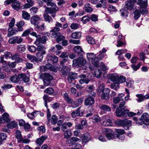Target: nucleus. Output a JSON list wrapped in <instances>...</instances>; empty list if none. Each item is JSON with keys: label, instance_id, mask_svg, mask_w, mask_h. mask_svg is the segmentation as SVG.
Instances as JSON below:
<instances>
[{"label": "nucleus", "instance_id": "f257e3e1", "mask_svg": "<svg viewBox=\"0 0 149 149\" xmlns=\"http://www.w3.org/2000/svg\"><path fill=\"white\" fill-rule=\"evenodd\" d=\"M103 132L105 133L107 138L109 140L116 138L123 139L124 137L123 134L125 133V131L123 130L117 129L116 131V134H114L112 130L109 129H105Z\"/></svg>", "mask_w": 149, "mask_h": 149}, {"label": "nucleus", "instance_id": "f03ea898", "mask_svg": "<svg viewBox=\"0 0 149 149\" xmlns=\"http://www.w3.org/2000/svg\"><path fill=\"white\" fill-rule=\"evenodd\" d=\"M39 78L43 80L45 86H48L50 85V81L52 79L53 77L50 74L45 73L44 74H40Z\"/></svg>", "mask_w": 149, "mask_h": 149}, {"label": "nucleus", "instance_id": "7ed1b4c3", "mask_svg": "<svg viewBox=\"0 0 149 149\" xmlns=\"http://www.w3.org/2000/svg\"><path fill=\"white\" fill-rule=\"evenodd\" d=\"M95 93L93 92L92 95H89V96L86 98L84 101V104L86 106L91 105L93 104L95 102L94 97Z\"/></svg>", "mask_w": 149, "mask_h": 149}, {"label": "nucleus", "instance_id": "20e7f679", "mask_svg": "<svg viewBox=\"0 0 149 149\" xmlns=\"http://www.w3.org/2000/svg\"><path fill=\"white\" fill-rule=\"evenodd\" d=\"M129 112V110L125 109V108L123 109L118 108L116 109V115L118 117L121 116L125 117L126 116V113H127Z\"/></svg>", "mask_w": 149, "mask_h": 149}, {"label": "nucleus", "instance_id": "39448f33", "mask_svg": "<svg viewBox=\"0 0 149 149\" xmlns=\"http://www.w3.org/2000/svg\"><path fill=\"white\" fill-rule=\"evenodd\" d=\"M110 91V89L108 88H106L103 90H102V93L101 95V98L104 100L109 99L110 98L109 94Z\"/></svg>", "mask_w": 149, "mask_h": 149}, {"label": "nucleus", "instance_id": "423d86ee", "mask_svg": "<svg viewBox=\"0 0 149 149\" xmlns=\"http://www.w3.org/2000/svg\"><path fill=\"white\" fill-rule=\"evenodd\" d=\"M73 64L79 66L82 65L86 63V60L83 57H79L78 58L73 60Z\"/></svg>", "mask_w": 149, "mask_h": 149}, {"label": "nucleus", "instance_id": "0eeeda50", "mask_svg": "<svg viewBox=\"0 0 149 149\" xmlns=\"http://www.w3.org/2000/svg\"><path fill=\"white\" fill-rule=\"evenodd\" d=\"M40 17L38 16H34L31 17V23L35 26H36L38 28L42 29V27L44 26V24H42L41 26H38V21L40 19Z\"/></svg>", "mask_w": 149, "mask_h": 149}, {"label": "nucleus", "instance_id": "6e6552de", "mask_svg": "<svg viewBox=\"0 0 149 149\" xmlns=\"http://www.w3.org/2000/svg\"><path fill=\"white\" fill-rule=\"evenodd\" d=\"M11 6L15 10H18L20 9V3L17 0H10Z\"/></svg>", "mask_w": 149, "mask_h": 149}, {"label": "nucleus", "instance_id": "1a4fd4ad", "mask_svg": "<svg viewBox=\"0 0 149 149\" xmlns=\"http://www.w3.org/2000/svg\"><path fill=\"white\" fill-rule=\"evenodd\" d=\"M52 0H45V1L48 6H51L50 8H47L46 9H50L54 11H57L58 9V8L55 3L52 2Z\"/></svg>", "mask_w": 149, "mask_h": 149}, {"label": "nucleus", "instance_id": "9d476101", "mask_svg": "<svg viewBox=\"0 0 149 149\" xmlns=\"http://www.w3.org/2000/svg\"><path fill=\"white\" fill-rule=\"evenodd\" d=\"M9 114L6 112L3 113L2 115V117H1L2 123H8L7 127L8 128L9 127Z\"/></svg>", "mask_w": 149, "mask_h": 149}, {"label": "nucleus", "instance_id": "9b49d317", "mask_svg": "<svg viewBox=\"0 0 149 149\" xmlns=\"http://www.w3.org/2000/svg\"><path fill=\"white\" fill-rule=\"evenodd\" d=\"M37 40H36L35 42V43L37 45H38L40 43L42 44L45 43L48 39L47 36H45L41 37L40 35L39 36L37 37Z\"/></svg>", "mask_w": 149, "mask_h": 149}, {"label": "nucleus", "instance_id": "f8f14e48", "mask_svg": "<svg viewBox=\"0 0 149 149\" xmlns=\"http://www.w3.org/2000/svg\"><path fill=\"white\" fill-rule=\"evenodd\" d=\"M47 61L48 63H56L58 61V58L55 55H49L47 56Z\"/></svg>", "mask_w": 149, "mask_h": 149}, {"label": "nucleus", "instance_id": "ddd939ff", "mask_svg": "<svg viewBox=\"0 0 149 149\" xmlns=\"http://www.w3.org/2000/svg\"><path fill=\"white\" fill-rule=\"evenodd\" d=\"M40 68L42 71H46L47 69H49L51 71H54L55 70V68L54 67L52 66L50 64H47L45 66H41L40 67Z\"/></svg>", "mask_w": 149, "mask_h": 149}, {"label": "nucleus", "instance_id": "4468645a", "mask_svg": "<svg viewBox=\"0 0 149 149\" xmlns=\"http://www.w3.org/2000/svg\"><path fill=\"white\" fill-rule=\"evenodd\" d=\"M141 118L144 122L145 125L147 127V125H149V114L147 113H144Z\"/></svg>", "mask_w": 149, "mask_h": 149}, {"label": "nucleus", "instance_id": "2eb2a0df", "mask_svg": "<svg viewBox=\"0 0 149 149\" xmlns=\"http://www.w3.org/2000/svg\"><path fill=\"white\" fill-rule=\"evenodd\" d=\"M80 107L77 108L75 111H73L71 113L72 116L73 118H75L77 116H81L83 114L82 111H80Z\"/></svg>", "mask_w": 149, "mask_h": 149}, {"label": "nucleus", "instance_id": "dca6fc26", "mask_svg": "<svg viewBox=\"0 0 149 149\" xmlns=\"http://www.w3.org/2000/svg\"><path fill=\"white\" fill-rule=\"evenodd\" d=\"M79 77L81 79L79 80V82L81 84H82L84 83L88 84L90 81V80L88 78H86V76L85 74L80 75Z\"/></svg>", "mask_w": 149, "mask_h": 149}, {"label": "nucleus", "instance_id": "f3484780", "mask_svg": "<svg viewBox=\"0 0 149 149\" xmlns=\"http://www.w3.org/2000/svg\"><path fill=\"white\" fill-rule=\"evenodd\" d=\"M77 77V74L75 73L70 72L69 73L67 80L70 83H71L73 80Z\"/></svg>", "mask_w": 149, "mask_h": 149}, {"label": "nucleus", "instance_id": "a211bd4d", "mask_svg": "<svg viewBox=\"0 0 149 149\" xmlns=\"http://www.w3.org/2000/svg\"><path fill=\"white\" fill-rule=\"evenodd\" d=\"M19 77L20 78V81H23L25 83L28 82L29 81V78L25 74H19Z\"/></svg>", "mask_w": 149, "mask_h": 149}, {"label": "nucleus", "instance_id": "6ab92c4d", "mask_svg": "<svg viewBox=\"0 0 149 149\" xmlns=\"http://www.w3.org/2000/svg\"><path fill=\"white\" fill-rule=\"evenodd\" d=\"M46 54L45 51H43L42 52H38L36 54V58H37V61L38 63L39 61H42L43 58V55Z\"/></svg>", "mask_w": 149, "mask_h": 149}, {"label": "nucleus", "instance_id": "aec40b11", "mask_svg": "<svg viewBox=\"0 0 149 149\" xmlns=\"http://www.w3.org/2000/svg\"><path fill=\"white\" fill-rule=\"evenodd\" d=\"M47 138V136L44 135L42 136L40 138H38L36 141V143L37 145L40 146L44 141Z\"/></svg>", "mask_w": 149, "mask_h": 149}, {"label": "nucleus", "instance_id": "412c9836", "mask_svg": "<svg viewBox=\"0 0 149 149\" xmlns=\"http://www.w3.org/2000/svg\"><path fill=\"white\" fill-rule=\"evenodd\" d=\"M4 58L6 59H7L9 58V52H5L4 53V56H0V62L2 63H7V61L4 60Z\"/></svg>", "mask_w": 149, "mask_h": 149}, {"label": "nucleus", "instance_id": "4be33fe9", "mask_svg": "<svg viewBox=\"0 0 149 149\" xmlns=\"http://www.w3.org/2000/svg\"><path fill=\"white\" fill-rule=\"evenodd\" d=\"M27 3L24 6V8H28L32 6L34 4V1L33 0H26Z\"/></svg>", "mask_w": 149, "mask_h": 149}, {"label": "nucleus", "instance_id": "5701e85b", "mask_svg": "<svg viewBox=\"0 0 149 149\" xmlns=\"http://www.w3.org/2000/svg\"><path fill=\"white\" fill-rule=\"evenodd\" d=\"M72 125V124L71 122L64 123L61 126V130L63 131H65V130L68 127H71Z\"/></svg>", "mask_w": 149, "mask_h": 149}, {"label": "nucleus", "instance_id": "b1692460", "mask_svg": "<svg viewBox=\"0 0 149 149\" xmlns=\"http://www.w3.org/2000/svg\"><path fill=\"white\" fill-rule=\"evenodd\" d=\"M107 0H101L99 1V3H98L96 6V8L103 7L104 8H106V1Z\"/></svg>", "mask_w": 149, "mask_h": 149}, {"label": "nucleus", "instance_id": "393cba45", "mask_svg": "<svg viewBox=\"0 0 149 149\" xmlns=\"http://www.w3.org/2000/svg\"><path fill=\"white\" fill-rule=\"evenodd\" d=\"M24 22L22 20H21L17 23L16 25L18 27V31H23V28H22V26L24 24Z\"/></svg>", "mask_w": 149, "mask_h": 149}, {"label": "nucleus", "instance_id": "a878e982", "mask_svg": "<svg viewBox=\"0 0 149 149\" xmlns=\"http://www.w3.org/2000/svg\"><path fill=\"white\" fill-rule=\"evenodd\" d=\"M119 76L116 74H111L110 77L111 80L113 82H117V80L118 79Z\"/></svg>", "mask_w": 149, "mask_h": 149}, {"label": "nucleus", "instance_id": "bb28decb", "mask_svg": "<svg viewBox=\"0 0 149 149\" xmlns=\"http://www.w3.org/2000/svg\"><path fill=\"white\" fill-rule=\"evenodd\" d=\"M99 107L101 109L104 111H111L110 107L106 104H101L99 105Z\"/></svg>", "mask_w": 149, "mask_h": 149}, {"label": "nucleus", "instance_id": "cd10ccee", "mask_svg": "<svg viewBox=\"0 0 149 149\" xmlns=\"http://www.w3.org/2000/svg\"><path fill=\"white\" fill-rule=\"evenodd\" d=\"M148 3L147 0H138L137 4L140 6H148Z\"/></svg>", "mask_w": 149, "mask_h": 149}, {"label": "nucleus", "instance_id": "c85d7f7f", "mask_svg": "<svg viewBox=\"0 0 149 149\" xmlns=\"http://www.w3.org/2000/svg\"><path fill=\"white\" fill-rule=\"evenodd\" d=\"M91 140L90 135L88 133L84 134L83 137L82 141L83 142L86 143Z\"/></svg>", "mask_w": 149, "mask_h": 149}, {"label": "nucleus", "instance_id": "c756f323", "mask_svg": "<svg viewBox=\"0 0 149 149\" xmlns=\"http://www.w3.org/2000/svg\"><path fill=\"white\" fill-rule=\"evenodd\" d=\"M70 71L69 68L68 66H63L61 70V72L63 75H66Z\"/></svg>", "mask_w": 149, "mask_h": 149}, {"label": "nucleus", "instance_id": "7c9ffc66", "mask_svg": "<svg viewBox=\"0 0 149 149\" xmlns=\"http://www.w3.org/2000/svg\"><path fill=\"white\" fill-rule=\"evenodd\" d=\"M139 10L140 13L142 15H145L147 14L148 12L147 9V6H140Z\"/></svg>", "mask_w": 149, "mask_h": 149}, {"label": "nucleus", "instance_id": "2f4dec72", "mask_svg": "<svg viewBox=\"0 0 149 149\" xmlns=\"http://www.w3.org/2000/svg\"><path fill=\"white\" fill-rule=\"evenodd\" d=\"M27 57L28 59L29 60L32 62L38 63L37 59L36 58V57L35 56L28 54L27 55Z\"/></svg>", "mask_w": 149, "mask_h": 149}, {"label": "nucleus", "instance_id": "473e14b6", "mask_svg": "<svg viewBox=\"0 0 149 149\" xmlns=\"http://www.w3.org/2000/svg\"><path fill=\"white\" fill-rule=\"evenodd\" d=\"M84 9L87 13L91 12L93 10L89 3H86L85 5Z\"/></svg>", "mask_w": 149, "mask_h": 149}, {"label": "nucleus", "instance_id": "72a5a7b5", "mask_svg": "<svg viewBox=\"0 0 149 149\" xmlns=\"http://www.w3.org/2000/svg\"><path fill=\"white\" fill-rule=\"evenodd\" d=\"M79 139L76 137H72L66 141V143H72L78 141Z\"/></svg>", "mask_w": 149, "mask_h": 149}, {"label": "nucleus", "instance_id": "f704fd0d", "mask_svg": "<svg viewBox=\"0 0 149 149\" xmlns=\"http://www.w3.org/2000/svg\"><path fill=\"white\" fill-rule=\"evenodd\" d=\"M81 36V33L79 32H76L71 34V37L74 39H78L80 38Z\"/></svg>", "mask_w": 149, "mask_h": 149}, {"label": "nucleus", "instance_id": "c9c22d12", "mask_svg": "<svg viewBox=\"0 0 149 149\" xmlns=\"http://www.w3.org/2000/svg\"><path fill=\"white\" fill-rule=\"evenodd\" d=\"M43 16L44 19L46 22H47L48 23H50L52 22V19L47 13L45 14Z\"/></svg>", "mask_w": 149, "mask_h": 149}, {"label": "nucleus", "instance_id": "e433bc0d", "mask_svg": "<svg viewBox=\"0 0 149 149\" xmlns=\"http://www.w3.org/2000/svg\"><path fill=\"white\" fill-rule=\"evenodd\" d=\"M10 80L11 81L14 83L19 82L20 81L19 77L18 75H15L11 77Z\"/></svg>", "mask_w": 149, "mask_h": 149}, {"label": "nucleus", "instance_id": "4c0bfd02", "mask_svg": "<svg viewBox=\"0 0 149 149\" xmlns=\"http://www.w3.org/2000/svg\"><path fill=\"white\" fill-rule=\"evenodd\" d=\"M65 100L68 104H71L72 102V100L70 98L68 93H65L63 94Z\"/></svg>", "mask_w": 149, "mask_h": 149}, {"label": "nucleus", "instance_id": "58836bf2", "mask_svg": "<svg viewBox=\"0 0 149 149\" xmlns=\"http://www.w3.org/2000/svg\"><path fill=\"white\" fill-rule=\"evenodd\" d=\"M65 100L68 104H71L72 102V100L70 98L68 93H65L63 94Z\"/></svg>", "mask_w": 149, "mask_h": 149}, {"label": "nucleus", "instance_id": "ea45409f", "mask_svg": "<svg viewBox=\"0 0 149 149\" xmlns=\"http://www.w3.org/2000/svg\"><path fill=\"white\" fill-rule=\"evenodd\" d=\"M65 100L68 104H71L72 102V100L70 98L68 93H65L63 94Z\"/></svg>", "mask_w": 149, "mask_h": 149}, {"label": "nucleus", "instance_id": "a19ab883", "mask_svg": "<svg viewBox=\"0 0 149 149\" xmlns=\"http://www.w3.org/2000/svg\"><path fill=\"white\" fill-rule=\"evenodd\" d=\"M58 31H52V29L50 31V32L52 33L51 34L50 37L52 38H56L58 35L61 34V33L60 32H57Z\"/></svg>", "mask_w": 149, "mask_h": 149}, {"label": "nucleus", "instance_id": "79ce46f5", "mask_svg": "<svg viewBox=\"0 0 149 149\" xmlns=\"http://www.w3.org/2000/svg\"><path fill=\"white\" fill-rule=\"evenodd\" d=\"M17 122L15 120L10 121V129H13L14 128H18Z\"/></svg>", "mask_w": 149, "mask_h": 149}, {"label": "nucleus", "instance_id": "37998d69", "mask_svg": "<svg viewBox=\"0 0 149 149\" xmlns=\"http://www.w3.org/2000/svg\"><path fill=\"white\" fill-rule=\"evenodd\" d=\"M121 15L123 17H127L128 16L129 14L128 11L125 9V8H123L120 10Z\"/></svg>", "mask_w": 149, "mask_h": 149}, {"label": "nucleus", "instance_id": "c03bdc74", "mask_svg": "<svg viewBox=\"0 0 149 149\" xmlns=\"http://www.w3.org/2000/svg\"><path fill=\"white\" fill-rule=\"evenodd\" d=\"M22 18L24 19L29 20L30 18V15L27 12L23 11L22 12Z\"/></svg>", "mask_w": 149, "mask_h": 149}, {"label": "nucleus", "instance_id": "a18cd8bd", "mask_svg": "<svg viewBox=\"0 0 149 149\" xmlns=\"http://www.w3.org/2000/svg\"><path fill=\"white\" fill-rule=\"evenodd\" d=\"M133 119L134 120L136 121V124L141 125L143 124H145L144 122L141 118L138 119L137 118V117H134L133 118Z\"/></svg>", "mask_w": 149, "mask_h": 149}, {"label": "nucleus", "instance_id": "49530a36", "mask_svg": "<svg viewBox=\"0 0 149 149\" xmlns=\"http://www.w3.org/2000/svg\"><path fill=\"white\" fill-rule=\"evenodd\" d=\"M69 60L68 59H63L60 61V65L61 66H68V64L69 63Z\"/></svg>", "mask_w": 149, "mask_h": 149}, {"label": "nucleus", "instance_id": "de8ad7c7", "mask_svg": "<svg viewBox=\"0 0 149 149\" xmlns=\"http://www.w3.org/2000/svg\"><path fill=\"white\" fill-rule=\"evenodd\" d=\"M92 61L93 64L95 66L98 67L99 66V61L100 60L98 58V57H95Z\"/></svg>", "mask_w": 149, "mask_h": 149}, {"label": "nucleus", "instance_id": "09e8293b", "mask_svg": "<svg viewBox=\"0 0 149 149\" xmlns=\"http://www.w3.org/2000/svg\"><path fill=\"white\" fill-rule=\"evenodd\" d=\"M90 20V17L88 16H85L81 18V21L84 24H85L89 22Z\"/></svg>", "mask_w": 149, "mask_h": 149}, {"label": "nucleus", "instance_id": "8fccbe9b", "mask_svg": "<svg viewBox=\"0 0 149 149\" xmlns=\"http://www.w3.org/2000/svg\"><path fill=\"white\" fill-rule=\"evenodd\" d=\"M132 122L131 120L125 119L124 120L123 127H127L128 128L132 125Z\"/></svg>", "mask_w": 149, "mask_h": 149}, {"label": "nucleus", "instance_id": "3c124183", "mask_svg": "<svg viewBox=\"0 0 149 149\" xmlns=\"http://www.w3.org/2000/svg\"><path fill=\"white\" fill-rule=\"evenodd\" d=\"M55 28L52 29V31H59L60 30L59 27H62V24L58 22H56L55 24Z\"/></svg>", "mask_w": 149, "mask_h": 149}, {"label": "nucleus", "instance_id": "603ef678", "mask_svg": "<svg viewBox=\"0 0 149 149\" xmlns=\"http://www.w3.org/2000/svg\"><path fill=\"white\" fill-rule=\"evenodd\" d=\"M58 119L57 116L55 115H53L51 119V123L53 125L56 124L58 120Z\"/></svg>", "mask_w": 149, "mask_h": 149}, {"label": "nucleus", "instance_id": "864d4df0", "mask_svg": "<svg viewBox=\"0 0 149 149\" xmlns=\"http://www.w3.org/2000/svg\"><path fill=\"white\" fill-rule=\"evenodd\" d=\"M86 39L88 42L89 44H94L95 43L94 39L91 37L87 36L86 37Z\"/></svg>", "mask_w": 149, "mask_h": 149}, {"label": "nucleus", "instance_id": "5fc2aeb1", "mask_svg": "<svg viewBox=\"0 0 149 149\" xmlns=\"http://www.w3.org/2000/svg\"><path fill=\"white\" fill-rule=\"evenodd\" d=\"M33 29L30 28L25 31L22 35V36H26L28 35L33 31Z\"/></svg>", "mask_w": 149, "mask_h": 149}, {"label": "nucleus", "instance_id": "6e6d98bb", "mask_svg": "<svg viewBox=\"0 0 149 149\" xmlns=\"http://www.w3.org/2000/svg\"><path fill=\"white\" fill-rule=\"evenodd\" d=\"M72 135V133L70 130H66L64 133V137L65 138L68 139Z\"/></svg>", "mask_w": 149, "mask_h": 149}, {"label": "nucleus", "instance_id": "4d7b16f0", "mask_svg": "<svg viewBox=\"0 0 149 149\" xmlns=\"http://www.w3.org/2000/svg\"><path fill=\"white\" fill-rule=\"evenodd\" d=\"M95 54L93 53H88L87 54V56L88 60L90 61H92L95 57Z\"/></svg>", "mask_w": 149, "mask_h": 149}, {"label": "nucleus", "instance_id": "13d9d810", "mask_svg": "<svg viewBox=\"0 0 149 149\" xmlns=\"http://www.w3.org/2000/svg\"><path fill=\"white\" fill-rule=\"evenodd\" d=\"M74 51L75 52L77 53H84L81 48L79 46H75L74 48Z\"/></svg>", "mask_w": 149, "mask_h": 149}, {"label": "nucleus", "instance_id": "bf43d9fd", "mask_svg": "<svg viewBox=\"0 0 149 149\" xmlns=\"http://www.w3.org/2000/svg\"><path fill=\"white\" fill-rule=\"evenodd\" d=\"M15 136L16 138L18 139L19 141L20 139L22 141V136L21 135L20 131L18 130H17L15 132Z\"/></svg>", "mask_w": 149, "mask_h": 149}, {"label": "nucleus", "instance_id": "052dcab7", "mask_svg": "<svg viewBox=\"0 0 149 149\" xmlns=\"http://www.w3.org/2000/svg\"><path fill=\"white\" fill-rule=\"evenodd\" d=\"M92 122L94 123H98L100 121V118L97 115L93 116L92 118Z\"/></svg>", "mask_w": 149, "mask_h": 149}, {"label": "nucleus", "instance_id": "680f3d73", "mask_svg": "<svg viewBox=\"0 0 149 149\" xmlns=\"http://www.w3.org/2000/svg\"><path fill=\"white\" fill-rule=\"evenodd\" d=\"M141 16V13L139 10H136L134 12V18L135 20H137Z\"/></svg>", "mask_w": 149, "mask_h": 149}, {"label": "nucleus", "instance_id": "e2e57ef3", "mask_svg": "<svg viewBox=\"0 0 149 149\" xmlns=\"http://www.w3.org/2000/svg\"><path fill=\"white\" fill-rule=\"evenodd\" d=\"M37 45L38 46L36 48L38 52H41L43 51H45V46L43 45L42 44H39Z\"/></svg>", "mask_w": 149, "mask_h": 149}, {"label": "nucleus", "instance_id": "0e129e2a", "mask_svg": "<svg viewBox=\"0 0 149 149\" xmlns=\"http://www.w3.org/2000/svg\"><path fill=\"white\" fill-rule=\"evenodd\" d=\"M118 79V80L117 82L119 84L124 82L126 80L125 77L122 75L119 76Z\"/></svg>", "mask_w": 149, "mask_h": 149}, {"label": "nucleus", "instance_id": "69168bd1", "mask_svg": "<svg viewBox=\"0 0 149 149\" xmlns=\"http://www.w3.org/2000/svg\"><path fill=\"white\" fill-rule=\"evenodd\" d=\"M69 55V53L67 52H63L60 56V57L61 58H63V59H68V57Z\"/></svg>", "mask_w": 149, "mask_h": 149}, {"label": "nucleus", "instance_id": "338daca9", "mask_svg": "<svg viewBox=\"0 0 149 149\" xmlns=\"http://www.w3.org/2000/svg\"><path fill=\"white\" fill-rule=\"evenodd\" d=\"M3 67L4 70L7 72H9V62L3 63Z\"/></svg>", "mask_w": 149, "mask_h": 149}, {"label": "nucleus", "instance_id": "774afa93", "mask_svg": "<svg viewBox=\"0 0 149 149\" xmlns=\"http://www.w3.org/2000/svg\"><path fill=\"white\" fill-rule=\"evenodd\" d=\"M141 64V63L140 62L136 65L134 64H132L131 65V66L134 71H136L139 68Z\"/></svg>", "mask_w": 149, "mask_h": 149}]
</instances>
